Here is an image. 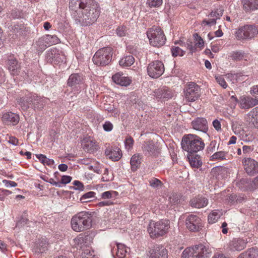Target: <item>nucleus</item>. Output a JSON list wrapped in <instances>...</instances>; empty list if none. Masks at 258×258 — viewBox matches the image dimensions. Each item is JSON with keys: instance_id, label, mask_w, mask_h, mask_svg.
Segmentation results:
<instances>
[{"instance_id": "1", "label": "nucleus", "mask_w": 258, "mask_h": 258, "mask_svg": "<svg viewBox=\"0 0 258 258\" xmlns=\"http://www.w3.org/2000/svg\"><path fill=\"white\" fill-rule=\"evenodd\" d=\"M69 9L72 19L81 26L93 24L100 13L99 4L95 0H70Z\"/></svg>"}, {"instance_id": "2", "label": "nucleus", "mask_w": 258, "mask_h": 258, "mask_svg": "<svg viewBox=\"0 0 258 258\" xmlns=\"http://www.w3.org/2000/svg\"><path fill=\"white\" fill-rule=\"evenodd\" d=\"M94 212L82 211L73 216L71 226L75 232H82L89 229L92 227Z\"/></svg>"}, {"instance_id": "3", "label": "nucleus", "mask_w": 258, "mask_h": 258, "mask_svg": "<svg viewBox=\"0 0 258 258\" xmlns=\"http://www.w3.org/2000/svg\"><path fill=\"white\" fill-rule=\"evenodd\" d=\"M181 147L183 150L189 154H193L203 150L205 147V143L200 137L196 135L188 134L183 137Z\"/></svg>"}, {"instance_id": "4", "label": "nucleus", "mask_w": 258, "mask_h": 258, "mask_svg": "<svg viewBox=\"0 0 258 258\" xmlns=\"http://www.w3.org/2000/svg\"><path fill=\"white\" fill-rule=\"evenodd\" d=\"M211 249L202 244L186 248L182 252V258H210Z\"/></svg>"}, {"instance_id": "5", "label": "nucleus", "mask_w": 258, "mask_h": 258, "mask_svg": "<svg viewBox=\"0 0 258 258\" xmlns=\"http://www.w3.org/2000/svg\"><path fill=\"white\" fill-rule=\"evenodd\" d=\"M169 228V221L161 220L151 221L148 227V232L152 238H156L165 235Z\"/></svg>"}, {"instance_id": "6", "label": "nucleus", "mask_w": 258, "mask_h": 258, "mask_svg": "<svg viewBox=\"0 0 258 258\" xmlns=\"http://www.w3.org/2000/svg\"><path fill=\"white\" fill-rule=\"evenodd\" d=\"M150 44L155 47L163 46L166 40L164 33L159 26H153L147 31Z\"/></svg>"}, {"instance_id": "7", "label": "nucleus", "mask_w": 258, "mask_h": 258, "mask_svg": "<svg viewBox=\"0 0 258 258\" xmlns=\"http://www.w3.org/2000/svg\"><path fill=\"white\" fill-rule=\"evenodd\" d=\"M112 49L106 47L99 49L94 55L92 60L94 64L100 66L108 65L112 57Z\"/></svg>"}, {"instance_id": "8", "label": "nucleus", "mask_w": 258, "mask_h": 258, "mask_svg": "<svg viewBox=\"0 0 258 258\" xmlns=\"http://www.w3.org/2000/svg\"><path fill=\"white\" fill-rule=\"evenodd\" d=\"M258 33L257 28L253 25H246L239 28L235 36L238 40L250 39Z\"/></svg>"}, {"instance_id": "9", "label": "nucleus", "mask_w": 258, "mask_h": 258, "mask_svg": "<svg viewBox=\"0 0 258 258\" xmlns=\"http://www.w3.org/2000/svg\"><path fill=\"white\" fill-rule=\"evenodd\" d=\"M200 86L195 82H190L184 89L185 98L189 102L195 101L200 97Z\"/></svg>"}, {"instance_id": "10", "label": "nucleus", "mask_w": 258, "mask_h": 258, "mask_svg": "<svg viewBox=\"0 0 258 258\" xmlns=\"http://www.w3.org/2000/svg\"><path fill=\"white\" fill-rule=\"evenodd\" d=\"M186 228L191 232H198L203 227L201 219L196 215L189 214L185 219Z\"/></svg>"}, {"instance_id": "11", "label": "nucleus", "mask_w": 258, "mask_h": 258, "mask_svg": "<svg viewBox=\"0 0 258 258\" xmlns=\"http://www.w3.org/2000/svg\"><path fill=\"white\" fill-rule=\"evenodd\" d=\"M148 75L153 78H158L164 71V66L162 62L156 60L150 63L147 68Z\"/></svg>"}, {"instance_id": "12", "label": "nucleus", "mask_w": 258, "mask_h": 258, "mask_svg": "<svg viewBox=\"0 0 258 258\" xmlns=\"http://www.w3.org/2000/svg\"><path fill=\"white\" fill-rule=\"evenodd\" d=\"M242 165L246 173L250 176L258 174V162L251 158H244L242 160Z\"/></svg>"}, {"instance_id": "13", "label": "nucleus", "mask_w": 258, "mask_h": 258, "mask_svg": "<svg viewBox=\"0 0 258 258\" xmlns=\"http://www.w3.org/2000/svg\"><path fill=\"white\" fill-rule=\"evenodd\" d=\"M93 241V236L91 233H85L80 234L76 239L75 242L78 246L85 251V248L89 247Z\"/></svg>"}, {"instance_id": "14", "label": "nucleus", "mask_w": 258, "mask_h": 258, "mask_svg": "<svg viewBox=\"0 0 258 258\" xmlns=\"http://www.w3.org/2000/svg\"><path fill=\"white\" fill-rule=\"evenodd\" d=\"M149 258H168L167 250L162 245L155 244L149 251Z\"/></svg>"}, {"instance_id": "15", "label": "nucleus", "mask_w": 258, "mask_h": 258, "mask_svg": "<svg viewBox=\"0 0 258 258\" xmlns=\"http://www.w3.org/2000/svg\"><path fill=\"white\" fill-rule=\"evenodd\" d=\"M46 58L48 61H54L55 63H57L62 62L65 59V57L61 51L55 47H52L47 51Z\"/></svg>"}, {"instance_id": "16", "label": "nucleus", "mask_w": 258, "mask_h": 258, "mask_svg": "<svg viewBox=\"0 0 258 258\" xmlns=\"http://www.w3.org/2000/svg\"><path fill=\"white\" fill-rule=\"evenodd\" d=\"M143 150L146 155L151 156L157 157L160 153V148L152 140L145 143Z\"/></svg>"}, {"instance_id": "17", "label": "nucleus", "mask_w": 258, "mask_h": 258, "mask_svg": "<svg viewBox=\"0 0 258 258\" xmlns=\"http://www.w3.org/2000/svg\"><path fill=\"white\" fill-rule=\"evenodd\" d=\"M84 82V79L82 75L74 73L70 76L67 81V85L73 89H78Z\"/></svg>"}, {"instance_id": "18", "label": "nucleus", "mask_w": 258, "mask_h": 258, "mask_svg": "<svg viewBox=\"0 0 258 258\" xmlns=\"http://www.w3.org/2000/svg\"><path fill=\"white\" fill-rule=\"evenodd\" d=\"M239 106L242 109H248L258 104V100L249 96H241L239 100Z\"/></svg>"}, {"instance_id": "19", "label": "nucleus", "mask_w": 258, "mask_h": 258, "mask_svg": "<svg viewBox=\"0 0 258 258\" xmlns=\"http://www.w3.org/2000/svg\"><path fill=\"white\" fill-rule=\"evenodd\" d=\"M192 128L197 131L206 133L208 130L207 120L203 117H198L191 122Z\"/></svg>"}, {"instance_id": "20", "label": "nucleus", "mask_w": 258, "mask_h": 258, "mask_svg": "<svg viewBox=\"0 0 258 258\" xmlns=\"http://www.w3.org/2000/svg\"><path fill=\"white\" fill-rule=\"evenodd\" d=\"M19 116L12 112L5 113L2 116L3 122L8 125H16L19 121Z\"/></svg>"}, {"instance_id": "21", "label": "nucleus", "mask_w": 258, "mask_h": 258, "mask_svg": "<svg viewBox=\"0 0 258 258\" xmlns=\"http://www.w3.org/2000/svg\"><path fill=\"white\" fill-rule=\"evenodd\" d=\"M8 68L11 74L13 75H18L21 69L20 63L17 59L13 56H9L8 59Z\"/></svg>"}, {"instance_id": "22", "label": "nucleus", "mask_w": 258, "mask_h": 258, "mask_svg": "<svg viewBox=\"0 0 258 258\" xmlns=\"http://www.w3.org/2000/svg\"><path fill=\"white\" fill-rule=\"evenodd\" d=\"M105 154L112 161H118L121 157V150L118 147H109L105 150Z\"/></svg>"}, {"instance_id": "23", "label": "nucleus", "mask_w": 258, "mask_h": 258, "mask_svg": "<svg viewBox=\"0 0 258 258\" xmlns=\"http://www.w3.org/2000/svg\"><path fill=\"white\" fill-rule=\"evenodd\" d=\"M246 242L242 239H234L229 243V247L231 251H239L246 247Z\"/></svg>"}, {"instance_id": "24", "label": "nucleus", "mask_w": 258, "mask_h": 258, "mask_svg": "<svg viewBox=\"0 0 258 258\" xmlns=\"http://www.w3.org/2000/svg\"><path fill=\"white\" fill-rule=\"evenodd\" d=\"M31 107L35 110H40L42 109L45 103V99L35 95H31Z\"/></svg>"}, {"instance_id": "25", "label": "nucleus", "mask_w": 258, "mask_h": 258, "mask_svg": "<svg viewBox=\"0 0 258 258\" xmlns=\"http://www.w3.org/2000/svg\"><path fill=\"white\" fill-rule=\"evenodd\" d=\"M153 93L154 96L159 99H169L172 96L170 90L165 86L155 89Z\"/></svg>"}, {"instance_id": "26", "label": "nucleus", "mask_w": 258, "mask_h": 258, "mask_svg": "<svg viewBox=\"0 0 258 258\" xmlns=\"http://www.w3.org/2000/svg\"><path fill=\"white\" fill-rule=\"evenodd\" d=\"M243 10L247 13L258 9V0H241Z\"/></svg>"}, {"instance_id": "27", "label": "nucleus", "mask_w": 258, "mask_h": 258, "mask_svg": "<svg viewBox=\"0 0 258 258\" xmlns=\"http://www.w3.org/2000/svg\"><path fill=\"white\" fill-rule=\"evenodd\" d=\"M190 205L192 208H201L206 207L208 204L207 198L202 197H197L192 199L189 202Z\"/></svg>"}, {"instance_id": "28", "label": "nucleus", "mask_w": 258, "mask_h": 258, "mask_svg": "<svg viewBox=\"0 0 258 258\" xmlns=\"http://www.w3.org/2000/svg\"><path fill=\"white\" fill-rule=\"evenodd\" d=\"M112 79L115 83L122 86H127L131 83V80L129 78L123 76V74L119 73L114 75Z\"/></svg>"}, {"instance_id": "29", "label": "nucleus", "mask_w": 258, "mask_h": 258, "mask_svg": "<svg viewBox=\"0 0 258 258\" xmlns=\"http://www.w3.org/2000/svg\"><path fill=\"white\" fill-rule=\"evenodd\" d=\"M116 248H113L111 250L112 254L115 253L118 258H124L127 254L126 248L124 244L120 243H115Z\"/></svg>"}, {"instance_id": "30", "label": "nucleus", "mask_w": 258, "mask_h": 258, "mask_svg": "<svg viewBox=\"0 0 258 258\" xmlns=\"http://www.w3.org/2000/svg\"><path fill=\"white\" fill-rule=\"evenodd\" d=\"M240 258H258V248L253 247L240 253Z\"/></svg>"}, {"instance_id": "31", "label": "nucleus", "mask_w": 258, "mask_h": 258, "mask_svg": "<svg viewBox=\"0 0 258 258\" xmlns=\"http://www.w3.org/2000/svg\"><path fill=\"white\" fill-rule=\"evenodd\" d=\"M30 100H31V95L19 98L17 99V101L22 110H27L32 104Z\"/></svg>"}, {"instance_id": "32", "label": "nucleus", "mask_w": 258, "mask_h": 258, "mask_svg": "<svg viewBox=\"0 0 258 258\" xmlns=\"http://www.w3.org/2000/svg\"><path fill=\"white\" fill-rule=\"evenodd\" d=\"M250 123L255 128H258V107L252 109L249 113Z\"/></svg>"}, {"instance_id": "33", "label": "nucleus", "mask_w": 258, "mask_h": 258, "mask_svg": "<svg viewBox=\"0 0 258 258\" xmlns=\"http://www.w3.org/2000/svg\"><path fill=\"white\" fill-rule=\"evenodd\" d=\"M142 156L139 155H134L130 161L132 170L135 171L140 167L141 163Z\"/></svg>"}, {"instance_id": "34", "label": "nucleus", "mask_w": 258, "mask_h": 258, "mask_svg": "<svg viewBox=\"0 0 258 258\" xmlns=\"http://www.w3.org/2000/svg\"><path fill=\"white\" fill-rule=\"evenodd\" d=\"M228 155L227 152L225 151H218L214 153L212 156H210V160H227L226 157Z\"/></svg>"}, {"instance_id": "35", "label": "nucleus", "mask_w": 258, "mask_h": 258, "mask_svg": "<svg viewBox=\"0 0 258 258\" xmlns=\"http://www.w3.org/2000/svg\"><path fill=\"white\" fill-rule=\"evenodd\" d=\"M135 62V58L132 55L123 57L119 60V65L122 67H130Z\"/></svg>"}, {"instance_id": "36", "label": "nucleus", "mask_w": 258, "mask_h": 258, "mask_svg": "<svg viewBox=\"0 0 258 258\" xmlns=\"http://www.w3.org/2000/svg\"><path fill=\"white\" fill-rule=\"evenodd\" d=\"M36 156L44 165L51 166L53 165L54 163L53 160L47 158L46 156L44 155L39 154H36Z\"/></svg>"}, {"instance_id": "37", "label": "nucleus", "mask_w": 258, "mask_h": 258, "mask_svg": "<svg viewBox=\"0 0 258 258\" xmlns=\"http://www.w3.org/2000/svg\"><path fill=\"white\" fill-rule=\"evenodd\" d=\"M220 213L218 210L213 211L208 216V222L210 224L215 223L220 217Z\"/></svg>"}, {"instance_id": "38", "label": "nucleus", "mask_w": 258, "mask_h": 258, "mask_svg": "<svg viewBox=\"0 0 258 258\" xmlns=\"http://www.w3.org/2000/svg\"><path fill=\"white\" fill-rule=\"evenodd\" d=\"M44 37L45 41H46V42H47V44H48L49 46L54 45L59 42V39L55 35H46L44 36Z\"/></svg>"}, {"instance_id": "39", "label": "nucleus", "mask_w": 258, "mask_h": 258, "mask_svg": "<svg viewBox=\"0 0 258 258\" xmlns=\"http://www.w3.org/2000/svg\"><path fill=\"white\" fill-rule=\"evenodd\" d=\"M200 157L198 155H197L195 157H188L190 165L192 167L195 168H198L200 166H201L202 164V162L201 160L200 159Z\"/></svg>"}, {"instance_id": "40", "label": "nucleus", "mask_w": 258, "mask_h": 258, "mask_svg": "<svg viewBox=\"0 0 258 258\" xmlns=\"http://www.w3.org/2000/svg\"><path fill=\"white\" fill-rule=\"evenodd\" d=\"M244 54L242 51H235L230 53L229 57L233 60L240 61L244 57Z\"/></svg>"}, {"instance_id": "41", "label": "nucleus", "mask_w": 258, "mask_h": 258, "mask_svg": "<svg viewBox=\"0 0 258 258\" xmlns=\"http://www.w3.org/2000/svg\"><path fill=\"white\" fill-rule=\"evenodd\" d=\"M46 41L44 37L43 36L40 38L38 41L36 42V45L39 51L42 52L49 46Z\"/></svg>"}, {"instance_id": "42", "label": "nucleus", "mask_w": 258, "mask_h": 258, "mask_svg": "<svg viewBox=\"0 0 258 258\" xmlns=\"http://www.w3.org/2000/svg\"><path fill=\"white\" fill-rule=\"evenodd\" d=\"M228 203L234 204L235 203H240L244 201V199L241 197H237L235 194L230 195L227 199Z\"/></svg>"}, {"instance_id": "43", "label": "nucleus", "mask_w": 258, "mask_h": 258, "mask_svg": "<svg viewBox=\"0 0 258 258\" xmlns=\"http://www.w3.org/2000/svg\"><path fill=\"white\" fill-rule=\"evenodd\" d=\"M96 193L94 191H89L84 194L80 198L82 203H87L91 200L90 199L95 197Z\"/></svg>"}, {"instance_id": "44", "label": "nucleus", "mask_w": 258, "mask_h": 258, "mask_svg": "<svg viewBox=\"0 0 258 258\" xmlns=\"http://www.w3.org/2000/svg\"><path fill=\"white\" fill-rule=\"evenodd\" d=\"M128 28L125 26H119L116 30L117 35L119 37L125 36L128 34Z\"/></svg>"}, {"instance_id": "45", "label": "nucleus", "mask_w": 258, "mask_h": 258, "mask_svg": "<svg viewBox=\"0 0 258 258\" xmlns=\"http://www.w3.org/2000/svg\"><path fill=\"white\" fill-rule=\"evenodd\" d=\"M150 185L153 188H160L163 185V183L156 178H152L149 180Z\"/></svg>"}, {"instance_id": "46", "label": "nucleus", "mask_w": 258, "mask_h": 258, "mask_svg": "<svg viewBox=\"0 0 258 258\" xmlns=\"http://www.w3.org/2000/svg\"><path fill=\"white\" fill-rule=\"evenodd\" d=\"M171 50L172 56L174 57L177 56H182L185 54V51L182 50L178 46H172Z\"/></svg>"}, {"instance_id": "47", "label": "nucleus", "mask_w": 258, "mask_h": 258, "mask_svg": "<svg viewBox=\"0 0 258 258\" xmlns=\"http://www.w3.org/2000/svg\"><path fill=\"white\" fill-rule=\"evenodd\" d=\"M48 243L45 240H42L39 243L37 247V251L39 253H43L47 249Z\"/></svg>"}, {"instance_id": "48", "label": "nucleus", "mask_w": 258, "mask_h": 258, "mask_svg": "<svg viewBox=\"0 0 258 258\" xmlns=\"http://www.w3.org/2000/svg\"><path fill=\"white\" fill-rule=\"evenodd\" d=\"M219 145V144H217L216 141L213 140L211 141L207 148L208 153L209 154L216 151L217 150H218Z\"/></svg>"}, {"instance_id": "49", "label": "nucleus", "mask_w": 258, "mask_h": 258, "mask_svg": "<svg viewBox=\"0 0 258 258\" xmlns=\"http://www.w3.org/2000/svg\"><path fill=\"white\" fill-rule=\"evenodd\" d=\"M162 3L163 0H147V3L150 8H158Z\"/></svg>"}, {"instance_id": "50", "label": "nucleus", "mask_w": 258, "mask_h": 258, "mask_svg": "<svg viewBox=\"0 0 258 258\" xmlns=\"http://www.w3.org/2000/svg\"><path fill=\"white\" fill-rule=\"evenodd\" d=\"M95 146L96 144L95 142H93L92 141H88L85 144L84 149L88 152H93L94 149L95 148Z\"/></svg>"}, {"instance_id": "51", "label": "nucleus", "mask_w": 258, "mask_h": 258, "mask_svg": "<svg viewBox=\"0 0 258 258\" xmlns=\"http://www.w3.org/2000/svg\"><path fill=\"white\" fill-rule=\"evenodd\" d=\"M74 186H71L70 189H74L76 190H83L84 189V185L82 182L78 180H75L73 182Z\"/></svg>"}, {"instance_id": "52", "label": "nucleus", "mask_w": 258, "mask_h": 258, "mask_svg": "<svg viewBox=\"0 0 258 258\" xmlns=\"http://www.w3.org/2000/svg\"><path fill=\"white\" fill-rule=\"evenodd\" d=\"M216 80L217 82L223 88L225 89L227 87V85L223 78V77L221 76H216L215 77Z\"/></svg>"}, {"instance_id": "53", "label": "nucleus", "mask_w": 258, "mask_h": 258, "mask_svg": "<svg viewBox=\"0 0 258 258\" xmlns=\"http://www.w3.org/2000/svg\"><path fill=\"white\" fill-rule=\"evenodd\" d=\"M223 10H222V9H217L216 11L215 12H212L210 14V16L211 17H215L216 18V19H219L223 15Z\"/></svg>"}, {"instance_id": "54", "label": "nucleus", "mask_w": 258, "mask_h": 258, "mask_svg": "<svg viewBox=\"0 0 258 258\" xmlns=\"http://www.w3.org/2000/svg\"><path fill=\"white\" fill-rule=\"evenodd\" d=\"M134 140L133 138L130 137L126 138L125 140V146L126 148L130 149L133 147L134 144Z\"/></svg>"}, {"instance_id": "55", "label": "nucleus", "mask_w": 258, "mask_h": 258, "mask_svg": "<svg viewBox=\"0 0 258 258\" xmlns=\"http://www.w3.org/2000/svg\"><path fill=\"white\" fill-rule=\"evenodd\" d=\"M88 168L90 170H93L95 172L100 174L101 173V170H100V165L98 163H96L95 164V165H90L88 167Z\"/></svg>"}, {"instance_id": "56", "label": "nucleus", "mask_w": 258, "mask_h": 258, "mask_svg": "<svg viewBox=\"0 0 258 258\" xmlns=\"http://www.w3.org/2000/svg\"><path fill=\"white\" fill-rule=\"evenodd\" d=\"M3 183L5 184L6 187H15L17 186V183L13 181L8 180H3Z\"/></svg>"}, {"instance_id": "57", "label": "nucleus", "mask_w": 258, "mask_h": 258, "mask_svg": "<svg viewBox=\"0 0 258 258\" xmlns=\"http://www.w3.org/2000/svg\"><path fill=\"white\" fill-rule=\"evenodd\" d=\"M103 129L106 132H110L113 128V124L108 121H105L103 125Z\"/></svg>"}, {"instance_id": "58", "label": "nucleus", "mask_w": 258, "mask_h": 258, "mask_svg": "<svg viewBox=\"0 0 258 258\" xmlns=\"http://www.w3.org/2000/svg\"><path fill=\"white\" fill-rule=\"evenodd\" d=\"M195 38L198 41V42L196 43L199 47H201L204 46V40L201 38V36H199L197 33H196L194 35Z\"/></svg>"}, {"instance_id": "59", "label": "nucleus", "mask_w": 258, "mask_h": 258, "mask_svg": "<svg viewBox=\"0 0 258 258\" xmlns=\"http://www.w3.org/2000/svg\"><path fill=\"white\" fill-rule=\"evenodd\" d=\"M72 177L68 175H63L61 177V181L59 182L61 184H67L71 182Z\"/></svg>"}, {"instance_id": "60", "label": "nucleus", "mask_w": 258, "mask_h": 258, "mask_svg": "<svg viewBox=\"0 0 258 258\" xmlns=\"http://www.w3.org/2000/svg\"><path fill=\"white\" fill-rule=\"evenodd\" d=\"M90 250L89 249H87L83 251L82 253V258H96L94 256H92L90 254Z\"/></svg>"}, {"instance_id": "61", "label": "nucleus", "mask_w": 258, "mask_h": 258, "mask_svg": "<svg viewBox=\"0 0 258 258\" xmlns=\"http://www.w3.org/2000/svg\"><path fill=\"white\" fill-rule=\"evenodd\" d=\"M216 20L214 18L211 19L209 20H204L203 21V24L205 25H209L211 26L213 25H215L216 23Z\"/></svg>"}, {"instance_id": "62", "label": "nucleus", "mask_w": 258, "mask_h": 258, "mask_svg": "<svg viewBox=\"0 0 258 258\" xmlns=\"http://www.w3.org/2000/svg\"><path fill=\"white\" fill-rule=\"evenodd\" d=\"M213 125L217 131L221 130L220 122L218 119H215L213 121Z\"/></svg>"}, {"instance_id": "63", "label": "nucleus", "mask_w": 258, "mask_h": 258, "mask_svg": "<svg viewBox=\"0 0 258 258\" xmlns=\"http://www.w3.org/2000/svg\"><path fill=\"white\" fill-rule=\"evenodd\" d=\"M112 193L113 192L111 191H105L101 194V198L104 199H110L112 197Z\"/></svg>"}, {"instance_id": "64", "label": "nucleus", "mask_w": 258, "mask_h": 258, "mask_svg": "<svg viewBox=\"0 0 258 258\" xmlns=\"http://www.w3.org/2000/svg\"><path fill=\"white\" fill-rule=\"evenodd\" d=\"M186 45L187 49H188L190 50V53L191 54L195 51L196 48L195 47V46L192 45L191 42L188 41V42H187Z\"/></svg>"}]
</instances>
